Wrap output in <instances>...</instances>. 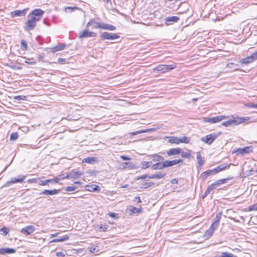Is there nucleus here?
Wrapping results in <instances>:
<instances>
[{
    "instance_id": "1",
    "label": "nucleus",
    "mask_w": 257,
    "mask_h": 257,
    "mask_svg": "<svg viewBox=\"0 0 257 257\" xmlns=\"http://www.w3.org/2000/svg\"><path fill=\"white\" fill-rule=\"evenodd\" d=\"M27 21L24 26V29L27 32L33 30L36 26V22H38L34 17L28 15Z\"/></svg>"
},
{
    "instance_id": "2",
    "label": "nucleus",
    "mask_w": 257,
    "mask_h": 257,
    "mask_svg": "<svg viewBox=\"0 0 257 257\" xmlns=\"http://www.w3.org/2000/svg\"><path fill=\"white\" fill-rule=\"evenodd\" d=\"M246 120L245 117H233L230 120L224 121L222 123V125L224 126H229L231 125H236L239 124Z\"/></svg>"
},
{
    "instance_id": "3",
    "label": "nucleus",
    "mask_w": 257,
    "mask_h": 257,
    "mask_svg": "<svg viewBox=\"0 0 257 257\" xmlns=\"http://www.w3.org/2000/svg\"><path fill=\"white\" fill-rule=\"evenodd\" d=\"M220 134L221 132L213 133L202 137L201 141L208 145H211Z\"/></svg>"
},
{
    "instance_id": "4",
    "label": "nucleus",
    "mask_w": 257,
    "mask_h": 257,
    "mask_svg": "<svg viewBox=\"0 0 257 257\" xmlns=\"http://www.w3.org/2000/svg\"><path fill=\"white\" fill-rule=\"evenodd\" d=\"M176 67L175 64L171 65H159L154 69V72H160L162 73L168 72L170 70H173Z\"/></svg>"
},
{
    "instance_id": "5",
    "label": "nucleus",
    "mask_w": 257,
    "mask_h": 257,
    "mask_svg": "<svg viewBox=\"0 0 257 257\" xmlns=\"http://www.w3.org/2000/svg\"><path fill=\"white\" fill-rule=\"evenodd\" d=\"M44 13V11H43L42 10L40 9H36L33 10L32 12L30 13L28 15L31 16L32 17H34L35 20L39 21L42 18Z\"/></svg>"
},
{
    "instance_id": "6",
    "label": "nucleus",
    "mask_w": 257,
    "mask_h": 257,
    "mask_svg": "<svg viewBox=\"0 0 257 257\" xmlns=\"http://www.w3.org/2000/svg\"><path fill=\"white\" fill-rule=\"evenodd\" d=\"M119 38V36L114 33L103 32L101 34L100 38L102 40H113L114 39Z\"/></svg>"
},
{
    "instance_id": "7",
    "label": "nucleus",
    "mask_w": 257,
    "mask_h": 257,
    "mask_svg": "<svg viewBox=\"0 0 257 257\" xmlns=\"http://www.w3.org/2000/svg\"><path fill=\"white\" fill-rule=\"evenodd\" d=\"M92 29H102L104 30H107L109 31H113L116 29V27L112 25L108 24H97V25L93 26L92 28Z\"/></svg>"
},
{
    "instance_id": "8",
    "label": "nucleus",
    "mask_w": 257,
    "mask_h": 257,
    "mask_svg": "<svg viewBox=\"0 0 257 257\" xmlns=\"http://www.w3.org/2000/svg\"><path fill=\"white\" fill-rule=\"evenodd\" d=\"M26 178V176L20 175L18 176V178L14 177L11 179L10 181H8L5 185L4 186L8 187L11 184L16 183H22L24 181V179Z\"/></svg>"
},
{
    "instance_id": "9",
    "label": "nucleus",
    "mask_w": 257,
    "mask_h": 257,
    "mask_svg": "<svg viewBox=\"0 0 257 257\" xmlns=\"http://www.w3.org/2000/svg\"><path fill=\"white\" fill-rule=\"evenodd\" d=\"M82 174L79 171H76L75 169L72 170L70 172L67 173L66 175V179H76L79 178Z\"/></svg>"
},
{
    "instance_id": "10",
    "label": "nucleus",
    "mask_w": 257,
    "mask_h": 257,
    "mask_svg": "<svg viewBox=\"0 0 257 257\" xmlns=\"http://www.w3.org/2000/svg\"><path fill=\"white\" fill-rule=\"evenodd\" d=\"M226 117L224 115H218L213 117H205L204 121L211 123H214L225 119Z\"/></svg>"
},
{
    "instance_id": "11",
    "label": "nucleus",
    "mask_w": 257,
    "mask_h": 257,
    "mask_svg": "<svg viewBox=\"0 0 257 257\" xmlns=\"http://www.w3.org/2000/svg\"><path fill=\"white\" fill-rule=\"evenodd\" d=\"M97 34L93 32L88 31V29H85L83 32L79 33V38H88V37H95Z\"/></svg>"
},
{
    "instance_id": "12",
    "label": "nucleus",
    "mask_w": 257,
    "mask_h": 257,
    "mask_svg": "<svg viewBox=\"0 0 257 257\" xmlns=\"http://www.w3.org/2000/svg\"><path fill=\"white\" fill-rule=\"evenodd\" d=\"M35 230V227L34 225H31L23 228L21 230V232L22 234L27 236L33 233Z\"/></svg>"
},
{
    "instance_id": "13",
    "label": "nucleus",
    "mask_w": 257,
    "mask_h": 257,
    "mask_svg": "<svg viewBox=\"0 0 257 257\" xmlns=\"http://www.w3.org/2000/svg\"><path fill=\"white\" fill-rule=\"evenodd\" d=\"M252 151V146H247L243 148H238L235 151V152H233L232 153L235 152L237 155L241 154L244 155L245 154L249 153Z\"/></svg>"
},
{
    "instance_id": "14",
    "label": "nucleus",
    "mask_w": 257,
    "mask_h": 257,
    "mask_svg": "<svg viewBox=\"0 0 257 257\" xmlns=\"http://www.w3.org/2000/svg\"><path fill=\"white\" fill-rule=\"evenodd\" d=\"M28 10V9H25L22 10H16L11 12V16L13 18L24 16L26 14Z\"/></svg>"
},
{
    "instance_id": "15",
    "label": "nucleus",
    "mask_w": 257,
    "mask_h": 257,
    "mask_svg": "<svg viewBox=\"0 0 257 257\" xmlns=\"http://www.w3.org/2000/svg\"><path fill=\"white\" fill-rule=\"evenodd\" d=\"M183 160L182 159H178V160H174L172 161H168V160H165L164 161L165 165L166 168L171 167L174 165H177L180 163H182Z\"/></svg>"
},
{
    "instance_id": "16",
    "label": "nucleus",
    "mask_w": 257,
    "mask_h": 257,
    "mask_svg": "<svg viewBox=\"0 0 257 257\" xmlns=\"http://www.w3.org/2000/svg\"><path fill=\"white\" fill-rule=\"evenodd\" d=\"M229 166L230 164H228L227 163H224L218 166L217 167L213 169V170L214 174H216L219 172L223 170L225 168H229Z\"/></svg>"
},
{
    "instance_id": "17",
    "label": "nucleus",
    "mask_w": 257,
    "mask_h": 257,
    "mask_svg": "<svg viewBox=\"0 0 257 257\" xmlns=\"http://www.w3.org/2000/svg\"><path fill=\"white\" fill-rule=\"evenodd\" d=\"M60 190L58 189H53V190H45L42 191L40 195H53L55 194H57L59 193Z\"/></svg>"
},
{
    "instance_id": "18",
    "label": "nucleus",
    "mask_w": 257,
    "mask_h": 257,
    "mask_svg": "<svg viewBox=\"0 0 257 257\" xmlns=\"http://www.w3.org/2000/svg\"><path fill=\"white\" fill-rule=\"evenodd\" d=\"M16 252V249L12 248L4 247L0 248V254H12Z\"/></svg>"
},
{
    "instance_id": "19",
    "label": "nucleus",
    "mask_w": 257,
    "mask_h": 257,
    "mask_svg": "<svg viewBox=\"0 0 257 257\" xmlns=\"http://www.w3.org/2000/svg\"><path fill=\"white\" fill-rule=\"evenodd\" d=\"M166 175V173L162 172H157L155 174L149 175V179H160L163 178Z\"/></svg>"
},
{
    "instance_id": "20",
    "label": "nucleus",
    "mask_w": 257,
    "mask_h": 257,
    "mask_svg": "<svg viewBox=\"0 0 257 257\" xmlns=\"http://www.w3.org/2000/svg\"><path fill=\"white\" fill-rule=\"evenodd\" d=\"M182 149L180 148H173L170 149L167 152V155L169 156H171L172 155H176L180 154L181 153Z\"/></svg>"
},
{
    "instance_id": "21",
    "label": "nucleus",
    "mask_w": 257,
    "mask_h": 257,
    "mask_svg": "<svg viewBox=\"0 0 257 257\" xmlns=\"http://www.w3.org/2000/svg\"><path fill=\"white\" fill-rule=\"evenodd\" d=\"M150 159H152V161L158 162H163L165 161L164 158L159 155L153 154L150 156Z\"/></svg>"
},
{
    "instance_id": "22",
    "label": "nucleus",
    "mask_w": 257,
    "mask_h": 257,
    "mask_svg": "<svg viewBox=\"0 0 257 257\" xmlns=\"http://www.w3.org/2000/svg\"><path fill=\"white\" fill-rule=\"evenodd\" d=\"M166 168L164 162H158L151 166L152 170H161Z\"/></svg>"
},
{
    "instance_id": "23",
    "label": "nucleus",
    "mask_w": 257,
    "mask_h": 257,
    "mask_svg": "<svg viewBox=\"0 0 257 257\" xmlns=\"http://www.w3.org/2000/svg\"><path fill=\"white\" fill-rule=\"evenodd\" d=\"M86 189L87 191L90 192L98 191H100V187L98 185L95 184H92L90 185H87L86 186Z\"/></svg>"
},
{
    "instance_id": "24",
    "label": "nucleus",
    "mask_w": 257,
    "mask_h": 257,
    "mask_svg": "<svg viewBox=\"0 0 257 257\" xmlns=\"http://www.w3.org/2000/svg\"><path fill=\"white\" fill-rule=\"evenodd\" d=\"M98 162V159L96 157H87L82 160L83 163H86L87 164H94Z\"/></svg>"
},
{
    "instance_id": "25",
    "label": "nucleus",
    "mask_w": 257,
    "mask_h": 257,
    "mask_svg": "<svg viewBox=\"0 0 257 257\" xmlns=\"http://www.w3.org/2000/svg\"><path fill=\"white\" fill-rule=\"evenodd\" d=\"M179 18L177 16H171L165 18V21L167 25H170L172 22H177Z\"/></svg>"
},
{
    "instance_id": "26",
    "label": "nucleus",
    "mask_w": 257,
    "mask_h": 257,
    "mask_svg": "<svg viewBox=\"0 0 257 257\" xmlns=\"http://www.w3.org/2000/svg\"><path fill=\"white\" fill-rule=\"evenodd\" d=\"M211 175H215L213 169L212 170H208L206 171H205L200 174V178L202 180H204L208 176Z\"/></svg>"
},
{
    "instance_id": "27",
    "label": "nucleus",
    "mask_w": 257,
    "mask_h": 257,
    "mask_svg": "<svg viewBox=\"0 0 257 257\" xmlns=\"http://www.w3.org/2000/svg\"><path fill=\"white\" fill-rule=\"evenodd\" d=\"M65 44L62 43L59 44L57 46L51 48V52L53 53H55L57 51L63 50L65 48Z\"/></svg>"
},
{
    "instance_id": "28",
    "label": "nucleus",
    "mask_w": 257,
    "mask_h": 257,
    "mask_svg": "<svg viewBox=\"0 0 257 257\" xmlns=\"http://www.w3.org/2000/svg\"><path fill=\"white\" fill-rule=\"evenodd\" d=\"M69 237L68 235H65L61 237H58L57 238L52 240L50 242H63L68 240Z\"/></svg>"
},
{
    "instance_id": "29",
    "label": "nucleus",
    "mask_w": 257,
    "mask_h": 257,
    "mask_svg": "<svg viewBox=\"0 0 257 257\" xmlns=\"http://www.w3.org/2000/svg\"><path fill=\"white\" fill-rule=\"evenodd\" d=\"M254 60L251 55L250 56L247 57L245 58L240 60L239 62L241 64H249V63L252 62Z\"/></svg>"
},
{
    "instance_id": "30",
    "label": "nucleus",
    "mask_w": 257,
    "mask_h": 257,
    "mask_svg": "<svg viewBox=\"0 0 257 257\" xmlns=\"http://www.w3.org/2000/svg\"><path fill=\"white\" fill-rule=\"evenodd\" d=\"M108 226L106 224L97 225L95 226V230L98 231H105L107 230Z\"/></svg>"
},
{
    "instance_id": "31",
    "label": "nucleus",
    "mask_w": 257,
    "mask_h": 257,
    "mask_svg": "<svg viewBox=\"0 0 257 257\" xmlns=\"http://www.w3.org/2000/svg\"><path fill=\"white\" fill-rule=\"evenodd\" d=\"M196 155L198 164H199V166H201L204 164L205 160L203 158H202L200 152H197Z\"/></svg>"
},
{
    "instance_id": "32",
    "label": "nucleus",
    "mask_w": 257,
    "mask_h": 257,
    "mask_svg": "<svg viewBox=\"0 0 257 257\" xmlns=\"http://www.w3.org/2000/svg\"><path fill=\"white\" fill-rule=\"evenodd\" d=\"M98 19H93L91 20L87 24L86 28L88 27L89 26H90L92 25V27L93 26L97 25V24H100L98 22Z\"/></svg>"
},
{
    "instance_id": "33",
    "label": "nucleus",
    "mask_w": 257,
    "mask_h": 257,
    "mask_svg": "<svg viewBox=\"0 0 257 257\" xmlns=\"http://www.w3.org/2000/svg\"><path fill=\"white\" fill-rule=\"evenodd\" d=\"M191 151L188 150L187 152H183L181 151V153L180 154L182 158L189 159L191 156Z\"/></svg>"
},
{
    "instance_id": "34",
    "label": "nucleus",
    "mask_w": 257,
    "mask_h": 257,
    "mask_svg": "<svg viewBox=\"0 0 257 257\" xmlns=\"http://www.w3.org/2000/svg\"><path fill=\"white\" fill-rule=\"evenodd\" d=\"M221 214H222V212H219L218 213H217L214 219V221L213 223H214V224H215L216 226H218V224H219V222L220 220V219H221Z\"/></svg>"
},
{
    "instance_id": "35",
    "label": "nucleus",
    "mask_w": 257,
    "mask_h": 257,
    "mask_svg": "<svg viewBox=\"0 0 257 257\" xmlns=\"http://www.w3.org/2000/svg\"><path fill=\"white\" fill-rule=\"evenodd\" d=\"M168 142L171 144H179V138L175 137H171L168 140Z\"/></svg>"
},
{
    "instance_id": "36",
    "label": "nucleus",
    "mask_w": 257,
    "mask_h": 257,
    "mask_svg": "<svg viewBox=\"0 0 257 257\" xmlns=\"http://www.w3.org/2000/svg\"><path fill=\"white\" fill-rule=\"evenodd\" d=\"M64 179H66V176L64 174H60L58 175L56 177L53 179L54 183H58L59 181L60 180H63Z\"/></svg>"
},
{
    "instance_id": "37",
    "label": "nucleus",
    "mask_w": 257,
    "mask_h": 257,
    "mask_svg": "<svg viewBox=\"0 0 257 257\" xmlns=\"http://www.w3.org/2000/svg\"><path fill=\"white\" fill-rule=\"evenodd\" d=\"M130 212H131V214H134V213H139L141 212V208H138L134 206H131L130 209H129Z\"/></svg>"
},
{
    "instance_id": "38",
    "label": "nucleus",
    "mask_w": 257,
    "mask_h": 257,
    "mask_svg": "<svg viewBox=\"0 0 257 257\" xmlns=\"http://www.w3.org/2000/svg\"><path fill=\"white\" fill-rule=\"evenodd\" d=\"M190 138L187 137H182L179 138V143H183L185 144H188L190 142Z\"/></svg>"
},
{
    "instance_id": "39",
    "label": "nucleus",
    "mask_w": 257,
    "mask_h": 257,
    "mask_svg": "<svg viewBox=\"0 0 257 257\" xmlns=\"http://www.w3.org/2000/svg\"><path fill=\"white\" fill-rule=\"evenodd\" d=\"M152 164V161H149V162L144 161L142 163V168L143 169H146L147 168H148L150 167H151Z\"/></svg>"
},
{
    "instance_id": "40",
    "label": "nucleus",
    "mask_w": 257,
    "mask_h": 257,
    "mask_svg": "<svg viewBox=\"0 0 257 257\" xmlns=\"http://www.w3.org/2000/svg\"><path fill=\"white\" fill-rule=\"evenodd\" d=\"M9 231V230L6 227H3L0 228L1 234L3 235L4 236H6L8 234Z\"/></svg>"
},
{
    "instance_id": "41",
    "label": "nucleus",
    "mask_w": 257,
    "mask_h": 257,
    "mask_svg": "<svg viewBox=\"0 0 257 257\" xmlns=\"http://www.w3.org/2000/svg\"><path fill=\"white\" fill-rule=\"evenodd\" d=\"M153 185H154V183L153 182H145L143 184L142 188L147 189L149 187H151Z\"/></svg>"
},
{
    "instance_id": "42",
    "label": "nucleus",
    "mask_w": 257,
    "mask_h": 257,
    "mask_svg": "<svg viewBox=\"0 0 257 257\" xmlns=\"http://www.w3.org/2000/svg\"><path fill=\"white\" fill-rule=\"evenodd\" d=\"M150 131V130L148 129V130H140V131H136V132H132L131 133V135L132 136H135V135H138V134H142V133H147V132H148Z\"/></svg>"
},
{
    "instance_id": "43",
    "label": "nucleus",
    "mask_w": 257,
    "mask_h": 257,
    "mask_svg": "<svg viewBox=\"0 0 257 257\" xmlns=\"http://www.w3.org/2000/svg\"><path fill=\"white\" fill-rule=\"evenodd\" d=\"M89 251L92 253L98 252L99 251V246H91L88 248Z\"/></svg>"
},
{
    "instance_id": "44",
    "label": "nucleus",
    "mask_w": 257,
    "mask_h": 257,
    "mask_svg": "<svg viewBox=\"0 0 257 257\" xmlns=\"http://www.w3.org/2000/svg\"><path fill=\"white\" fill-rule=\"evenodd\" d=\"M213 233V231H212V229H208L205 231L204 236V237L208 238V237H210L212 235Z\"/></svg>"
},
{
    "instance_id": "45",
    "label": "nucleus",
    "mask_w": 257,
    "mask_h": 257,
    "mask_svg": "<svg viewBox=\"0 0 257 257\" xmlns=\"http://www.w3.org/2000/svg\"><path fill=\"white\" fill-rule=\"evenodd\" d=\"M228 180V178L218 180L217 181H216L215 182V183L216 184L217 186H219L220 184H224V183H226L227 180Z\"/></svg>"
},
{
    "instance_id": "46",
    "label": "nucleus",
    "mask_w": 257,
    "mask_h": 257,
    "mask_svg": "<svg viewBox=\"0 0 257 257\" xmlns=\"http://www.w3.org/2000/svg\"><path fill=\"white\" fill-rule=\"evenodd\" d=\"M221 257H237L235 255H234L231 253H228L227 252H222L221 253Z\"/></svg>"
},
{
    "instance_id": "47",
    "label": "nucleus",
    "mask_w": 257,
    "mask_h": 257,
    "mask_svg": "<svg viewBox=\"0 0 257 257\" xmlns=\"http://www.w3.org/2000/svg\"><path fill=\"white\" fill-rule=\"evenodd\" d=\"M18 134L17 132L12 133L10 136L11 140H16L18 138Z\"/></svg>"
},
{
    "instance_id": "48",
    "label": "nucleus",
    "mask_w": 257,
    "mask_h": 257,
    "mask_svg": "<svg viewBox=\"0 0 257 257\" xmlns=\"http://www.w3.org/2000/svg\"><path fill=\"white\" fill-rule=\"evenodd\" d=\"M14 99L18 100H27V96L25 95H17L14 97Z\"/></svg>"
},
{
    "instance_id": "49",
    "label": "nucleus",
    "mask_w": 257,
    "mask_h": 257,
    "mask_svg": "<svg viewBox=\"0 0 257 257\" xmlns=\"http://www.w3.org/2000/svg\"><path fill=\"white\" fill-rule=\"evenodd\" d=\"M21 48L23 50H26L28 48V45L26 42L25 40L21 41Z\"/></svg>"
},
{
    "instance_id": "50",
    "label": "nucleus",
    "mask_w": 257,
    "mask_h": 257,
    "mask_svg": "<svg viewBox=\"0 0 257 257\" xmlns=\"http://www.w3.org/2000/svg\"><path fill=\"white\" fill-rule=\"evenodd\" d=\"M78 9V8L76 7H67L65 8V11L66 12L71 13V12H72L73 11H74V10Z\"/></svg>"
},
{
    "instance_id": "51",
    "label": "nucleus",
    "mask_w": 257,
    "mask_h": 257,
    "mask_svg": "<svg viewBox=\"0 0 257 257\" xmlns=\"http://www.w3.org/2000/svg\"><path fill=\"white\" fill-rule=\"evenodd\" d=\"M76 187L75 186H68L66 188V191L68 192H72L74 191L76 189Z\"/></svg>"
},
{
    "instance_id": "52",
    "label": "nucleus",
    "mask_w": 257,
    "mask_h": 257,
    "mask_svg": "<svg viewBox=\"0 0 257 257\" xmlns=\"http://www.w3.org/2000/svg\"><path fill=\"white\" fill-rule=\"evenodd\" d=\"M215 186H217L215 182L210 185L208 186L207 189L210 192L213 189H215Z\"/></svg>"
},
{
    "instance_id": "53",
    "label": "nucleus",
    "mask_w": 257,
    "mask_h": 257,
    "mask_svg": "<svg viewBox=\"0 0 257 257\" xmlns=\"http://www.w3.org/2000/svg\"><path fill=\"white\" fill-rule=\"evenodd\" d=\"M247 210L248 211H252V210H257V205L255 204L251 205L248 207Z\"/></svg>"
},
{
    "instance_id": "54",
    "label": "nucleus",
    "mask_w": 257,
    "mask_h": 257,
    "mask_svg": "<svg viewBox=\"0 0 257 257\" xmlns=\"http://www.w3.org/2000/svg\"><path fill=\"white\" fill-rule=\"evenodd\" d=\"M47 180H40L39 181V182H38V184L39 185H41V186H44V185H47Z\"/></svg>"
},
{
    "instance_id": "55",
    "label": "nucleus",
    "mask_w": 257,
    "mask_h": 257,
    "mask_svg": "<svg viewBox=\"0 0 257 257\" xmlns=\"http://www.w3.org/2000/svg\"><path fill=\"white\" fill-rule=\"evenodd\" d=\"M39 179L38 178H33L28 180V182L29 183H38L39 181Z\"/></svg>"
},
{
    "instance_id": "56",
    "label": "nucleus",
    "mask_w": 257,
    "mask_h": 257,
    "mask_svg": "<svg viewBox=\"0 0 257 257\" xmlns=\"http://www.w3.org/2000/svg\"><path fill=\"white\" fill-rule=\"evenodd\" d=\"M149 175H142V176L138 177L137 179V180H139L140 179L144 180V179H147V178L149 179Z\"/></svg>"
},
{
    "instance_id": "57",
    "label": "nucleus",
    "mask_w": 257,
    "mask_h": 257,
    "mask_svg": "<svg viewBox=\"0 0 257 257\" xmlns=\"http://www.w3.org/2000/svg\"><path fill=\"white\" fill-rule=\"evenodd\" d=\"M66 62V59L64 58H59L58 59V63L60 64H65Z\"/></svg>"
},
{
    "instance_id": "58",
    "label": "nucleus",
    "mask_w": 257,
    "mask_h": 257,
    "mask_svg": "<svg viewBox=\"0 0 257 257\" xmlns=\"http://www.w3.org/2000/svg\"><path fill=\"white\" fill-rule=\"evenodd\" d=\"M218 226H216L215 224L212 223L211 226H210L209 229H212V231L214 232V230Z\"/></svg>"
},
{
    "instance_id": "59",
    "label": "nucleus",
    "mask_w": 257,
    "mask_h": 257,
    "mask_svg": "<svg viewBox=\"0 0 257 257\" xmlns=\"http://www.w3.org/2000/svg\"><path fill=\"white\" fill-rule=\"evenodd\" d=\"M209 193L210 192L207 189H206V191L202 196V199L205 198L207 196V195L209 194Z\"/></svg>"
},
{
    "instance_id": "60",
    "label": "nucleus",
    "mask_w": 257,
    "mask_h": 257,
    "mask_svg": "<svg viewBox=\"0 0 257 257\" xmlns=\"http://www.w3.org/2000/svg\"><path fill=\"white\" fill-rule=\"evenodd\" d=\"M56 254L57 256H65V254L62 251L57 252Z\"/></svg>"
},
{
    "instance_id": "61",
    "label": "nucleus",
    "mask_w": 257,
    "mask_h": 257,
    "mask_svg": "<svg viewBox=\"0 0 257 257\" xmlns=\"http://www.w3.org/2000/svg\"><path fill=\"white\" fill-rule=\"evenodd\" d=\"M251 56L253 60L257 59V51L256 52L253 53L251 55Z\"/></svg>"
},
{
    "instance_id": "62",
    "label": "nucleus",
    "mask_w": 257,
    "mask_h": 257,
    "mask_svg": "<svg viewBox=\"0 0 257 257\" xmlns=\"http://www.w3.org/2000/svg\"><path fill=\"white\" fill-rule=\"evenodd\" d=\"M108 215L112 218H115L117 214L115 213L110 212L108 214Z\"/></svg>"
},
{
    "instance_id": "63",
    "label": "nucleus",
    "mask_w": 257,
    "mask_h": 257,
    "mask_svg": "<svg viewBox=\"0 0 257 257\" xmlns=\"http://www.w3.org/2000/svg\"><path fill=\"white\" fill-rule=\"evenodd\" d=\"M236 66V64H235L233 63H230L227 64V67L232 68L233 66Z\"/></svg>"
},
{
    "instance_id": "64",
    "label": "nucleus",
    "mask_w": 257,
    "mask_h": 257,
    "mask_svg": "<svg viewBox=\"0 0 257 257\" xmlns=\"http://www.w3.org/2000/svg\"><path fill=\"white\" fill-rule=\"evenodd\" d=\"M171 182L172 184H176L178 183V179L175 178V179H172L171 181Z\"/></svg>"
}]
</instances>
